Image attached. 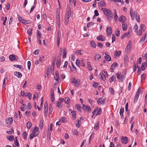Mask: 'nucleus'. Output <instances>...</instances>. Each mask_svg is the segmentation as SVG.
I'll use <instances>...</instances> for the list:
<instances>
[{"label":"nucleus","instance_id":"obj_29","mask_svg":"<svg viewBox=\"0 0 147 147\" xmlns=\"http://www.w3.org/2000/svg\"><path fill=\"white\" fill-rule=\"evenodd\" d=\"M72 113V116L74 117V119H75L76 118V112L75 111H73L71 112Z\"/></svg>","mask_w":147,"mask_h":147},{"label":"nucleus","instance_id":"obj_3","mask_svg":"<svg viewBox=\"0 0 147 147\" xmlns=\"http://www.w3.org/2000/svg\"><path fill=\"white\" fill-rule=\"evenodd\" d=\"M9 58L11 61H13L16 60H17L18 59L17 56L13 54L10 55L9 56Z\"/></svg>","mask_w":147,"mask_h":147},{"label":"nucleus","instance_id":"obj_15","mask_svg":"<svg viewBox=\"0 0 147 147\" xmlns=\"http://www.w3.org/2000/svg\"><path fill=\"white\" fill-rule=\"evenodd\" d=\"M63 57L64 58H65L66 57V53H67V50L65 48H64L63 49Z\"/></svg>","mask_w":147,"mask_h":147},{"label":"nucleus","instance_id":"obj_45","mask_svg":"<svg viewBox=\"0 0 147 147\" xmlns=\"http://www.w3.org/2000/svg\"><path fill=\"white\" fill-rule=\"evenodd\" d=\"M57 21H60V18L59 16L60 14V13L58 11H57Z\"/></svg>","mask_w":147,"mask_h":147},{"label":"nucleus","instance_id":"obj_9","mask_svg":"<svg viewBox=\"0 0 147 147\" xmlns=\"http://www.w3.org/2000/svg\"><path fill=\"white\" fill-rule=\"evenodd\" d=\"M97 39L98 40L102 41H104L105 40V38L103 37V36L102 35H100L99 36L97 37Z\"/></svg>","mask_w":147,"mask_h":147},{"label":"nucleus","instance_id":"obj_22","mask_svg":"<svg viewBox=\"0 0 147 147\" xmlns=\"http://www.w3.org/2000/svg\"><path fill=\"white\" fill-rule=\"evenodd\" d=\"M80 81L79 79H77V80H76V82H75V86L76 87L79 86L80 85Z\"/></svg>","mask_w":147,"mask_h":147},{"label":"nucleus","instance_id":"obj_63","mask_svg":"<svg viewBox=\"0 0 147 147\" xmlns=\"http://www.w3.org/2000/svg\"><path fill=\"white\" fill-rule=\"evenodd\" d=\"M125 78V75L122 74V75H121V77L120 80H121V81H122L123 79Z\"/></svg>","mask_w":147,"mask_h":147},{"label":"nucleus","instance_id":"obj_30","mask_svg":"<svg viewBox=\"0 0 147 147\" xmlns=\"http://www.w3.org/2000/svg\"><path fill=\"white\" fill-rule=\"evenodd\" d=\"M90 44L92 47L95 48L96 47V45L94 41H91L90 42Z\"/></svg>","mask_w":147,"mask_h":147},{"label":"nucleus","instance_id":"obj_36","mask_svg":"<svg viewBox=\"0 0 147 147\" xmlns=\"http://www.w3.org/2000/svg\"><path fill=\"white\" fill-rule=\"evenodd\" d=\"M32 125L31 123L30 122H28L27 123V127L28 129H30Z\"/></svg>","mask_w":147,"mask_h":147},{"label":"nucleus","instance_id":"obj_20","mask_svg":"<svg viewBox=\"0 0 147 147\" xmlns=\"http://www.w3.org/2000/svg\"><path fill=\"white\" fill-rule=\"evenodd\" d=\"M7 138L10 141H13L14 139V137L13 136H7Z\"/></svg>","mask_w":147,"mask_h":147},{"label":"nucleus","instance_id":"obj_52","mask_svg":"<svg viewBox=\"0 0 147 147\" xmlns=\"http://www.w3.org/2000/svg\"><path fill=\"white\" fill-rule=\"evenodd\" d=\"M31 62L29 61H28L27 63V65L28 67V69L29 70L30 69V67L31 66Z\"/></svg>","mask_w":147,"mask_h":147},{"label":"nucleus","instance_id":"obj_14","mask_svg":"<svg viewBox=\"0 0 147 147\" xmlns=\"http://www.w3.org/2000/svg\"><path fill=\"white\" fill-rule=\"evenodd\" d=\"M121 53V51H115V57H119Z\"/></svg>","mask_w":147,"mask_h":147},{"label":"nucleus","instance_id":"obj_56","mask_svg":"<svg viewBox=\"0 0 147 147\" xmlns=\"http://www.w3.org/2000/svg\"><path fill=\"white\" fill-rule=\"evenodd\" d=\"M51 99L52 103L54 104L55 100V96H51Z\"/></svg>","mask_w":147,"mask_h":147},{"label":"nucleus","instance_id":"obj_60","mask_svg":"<svg viewBox=\"0 0 147 147\" xmlns=\"http://www.w3.org/2000/svg\"><path fill=\"white\" fill-rule=\"evenodd\" d=\"M28 21H26L25 20H23V19H22V21H21V22H22V23H23V24H27V22Z\"/></svg>","mask_w":147,"mask_h":147},{"label":"nucleus","instance_id":"obj_35","mask_svg":"<svg viewBox=\"0 0 147 147\" xmlns=\"http://www.w3.org/2000/svg\"><path fill=\"white\" fill-rule=\"evenodd\" d=\"M129 34V32H128L127 33H125L123 34L121 37V38L122 39H123L125 37H126Z\"/></svg>","mask_w":147,"mask_h":147},{"label":"nucleus","instance_id":"obj_44","mask_svg":"<svg viewBox=\"0 0 147 147\" xmlns=\"http://www.w3.org/2000/svg\"><path fill=\"white\" fill-rule=\"evenodd\" d=\"M76 107L78 111H80V106L79 104H76Z\"/></svg>","mask_w":147,"mask_h":147},{"label":"nucleus","instance_id":"obj_54","mask_svg":"<svg viewBox=\"0 0 147 147\" xmlns=\"http://www.w3.org/2000/svg\"><path fill=\"white\" fill-rule=\"evenodd\" d=\"M112 42L113 43L114 41L115 40V37L114 34L112 35Z\"/></svg>","mask_w":147,"mask_h":147},{"label":"nucleus","instance_id":"obj_64","mask_svg":"<svg viewBox=\"0 0 147 147\" xmlns=\"http://www.w3.org/2000/svg\"><path fill=\"white\" fill-rule=\"evenodd\" d=\"M97 115H99L101 113V111L100 109L97 110Z\"/></svg>","mask_w":147,"mask_h":147},{"label":"nucleus","instance_id":"obj_31","mask_svg":"<svg viewBox=\"0 0 147 147\" xmlns=\"http://www.w3.org/2000/svg\"><path fill=\"white\" fill-rule=\"evenodd\" d=\"M38 128L36 126H35V128L33 129L32 132H33V133H36V132L38 131Z\"/></svg>","mask_w":147,"mask_h":147},{"label":"nucleus","instance_id":"obj_17","mask_svg":"<svg viewBox=\"0 0 147 147\" xmlns=\"http://www.w3.org/2000/svg\"><path fill=\"white\" fill-rule=\"evenodd\" d=\"M147 65V63L146 62L143 63L141 65V68L142 71H144L145 69L146 66Z\"/></svg>","mask_w":147,"mask_h":147},{"label":"nucleus","instance_id":"obj_18","mask_svg":"<svg viewBox=\"0 0 147 147\" xmlns=\"http://www.w3.org/2000/svg\"><path fill=\"white\" fill-rule=\"evenodd\" d=\"M117 66V64L116 63H113L112 65L111 66V71L113 72V71H112V70H113L115 67Z\"/></svg>","mask_w":147,"mask_h":147},{"label":"nucleus","instance_id":"obj_47","mask_svg":"<svg viewBox=\"0 0 147 147\" xmlns=\"http://www.w3.org/2000/svg\"><path fill=\"white\" fill-rule=\"evenodd\" d=\"M135 18L137 22H139L140 21V15H137L136 16H135Z\"/></svg>","mask_w":147,"mask_h":147},{"label":"nucleus","instance_id":"obj_33","mask_svg":"<svg viewBox=\"0 0 147 147\" xmlns=\"http://www.w3.org/2000/svg\"><path fill=\"white\" fill-rule=\"evenodd\" d=\"M39 126L40 129H42L43 127V121L41 120L40 122Z\"/></svg>","mask_w":147,"mask_h":147},{"label":"nucleus","instance_id":"obj_23","mask_svg":"<svg viewBox=\"0 0 147 147\" xmlns=\"http://www.w3.org/2000/svg\"><path fill=\"white\" fill-rule=\"evenodd\" d=\"M102 74L104 77H106L108 76V74L107 71H105V70H103L102 71Z\"/></svg>","mask_w":147,"mask_h":147},{"label":"nucleus","instance_id":"obj_38","mask_svg":"<svg viewBox=\"0 0 147 147\" xmlns=\"http://www.w3.org/2000/svg\"><path fill=\"white\" fill-rule=\"evenodd\" d=\"M97 102L98 104H101V103L103 102V101L101 98H99L97 101Z\"/></svg>","mask_w":147,"mask_h":147},{"label":"nucleus","instance_id":"obj_8","mask_svg":"<svg viewBox=\"0 0 147 147\" xmlns=\"http://www.w3.org/2000/svg\"><path fill=\"white\" fill-rule=\"evenodd\" d=\"M126 20L125 17L123 16H121L119 18V21L122 23L125 22Z\"/></svg>","mask_w":147,"mask_h":147},{"label":"nucleus","instance_id":"obj_42","mask_svg":"<svg viewBox=\"0 0 147 147\" xmlns=\"http://www.w3.org/2000/svg\"><path fill=\"white\" fill-rule=\"evenodd\" d=\"M94 24V22H91L88 23L87 24V27H89L90 26H92Z\"/></svg>","mask_w":147,"mask_h":147},{"label":"nucleus","instance_id":"obj_12","mask_svg":"<svg viewBox=\"0 0 147 147\" xmlns=\"http://www.w3.org/2000/svg\"><path fill=\"white\" fill-rule=\"evenodd\" d=\"M122 28L124 31H125L127 29V25L125 22L123 23L122 24Z\"/></svg>","mask_w":147,"mask_h":147},{"label":"nucleus","instance_id":"obj_40","mask_svg":"<svg viewBox=\"0 0 147 147\" xmlns=\"http://www.w3.org/2000/svg\"><path fill=\"white\" fill-rule=\"evenodd\" d=\"M61 63H60V61L59 59H57V62L56 63V65L57 67H59Z\"/></svg>","mask_w":147,"mask_h":147},{"label":"nucleus","instance_id":"obj_50","mask_svg":"<svg viewBox=\"0 0 147 147\" xmlns=\"http://www.w3.org/2000/svg\"><path fill=\"white\" fill-rule=\"evenodd\" d=\"M121 75V72H118L117 74V78L118 79L120 80Z\"/></svg>","mask_w":147,"mask_h":147},{"label":"nucleus","instance_id":"obj_55","mask_svg":"<svg viewBox=\"0 0 147 147\" xmlns=\"http://www.w3.org/2000/svg\"><path fill=\"white\" fill-rule=\"evenodd\" d=\"M77 123L76 124V126L77 127H79L80 126V120L79 119H78L77 120Z\"/></svg>","mask_w":147,"mask_h":147},{"label":"nucleus","instance_id":"obj_10","mask_svg":"<svg viewBox=\"0 0 147 147\" xmlns=\"http://www.w3.org/2000/svg\"><path fill=\"white\" fill-rule=\"evenodd\" d=\"M14 75L19 78H20L22 76V74L19 72L15 71L14 73Z\"/></svg>","mask_w":147,"mask_h":147},{"label":"nucleus","instance_id":"obj_59","mask_svg":"<svg viewBox=\"0 0 147 147\" xmlns=\"http://www.w3.org/2000/svg\"><path fill=\"white\" fill-rule=\"evenodd\" d=\"M69 18H67L65 17V24L66 25H67L68 23V21H69V20H68Z\"/></svg>","mask_w":147,"mask_h":147},{"label":"nucleus","instance_id":"obj_25","mask_svg":"<svg viewBox=\"0 0 147 147\" xmlns=\"http://www.w3.org/2000/svg\"><path fill=\"white\" fill-rule=\"evenodd\" d=\"M82 51L81 50H79L77 51H75V53H76L78 55H81L82 53Z\"/></svg>","mask_w":147,"mask_h":147},{"label":"nucleus","instance_id":"obj_32","mask_svg":"<svg viewBox=\"0 0 147 147\" xmlns=\"http://www.w3.org/2000/svg\"><path fill=\"white\" fill-rule=\"evenodd\" d=\"M22 135L25 140H26L27 139V137L28 135L27 133L24 131Z\"/></svg>","mask_w":147,"mask_h":147},{"label":"nucleus","instance_id":"obj_26","mask_svg":"<svg viewBox=\"0 0 147 147\" xmlns=\"http://www.w3.org/2000/svg\"><path fill=\"white\" fill-rule=\"evenodd\" d=\"M141 89L140 88V87H139L138 88V90L137 91V92H136V95L137 96H139V95L140 94V92L141 91Z\"/></svg>","mask_w":147,"mask_h":147},{"label":"nucleus","instance_id":"obj_21","mask_svg":"<svg viewBox=\"0 0 147 147\" xmlns=\"http://www.w3.org/2000/svg\"><path fill=\"white\" fill-rule=\"evenodd\" d=\"M99 123L98 121H96L94 129H95L97 130L99 128Z\"/></svg>","mask_w":147,"mask_h":147},{"label":"nucleus","instance_id":"obj_57","mask_svg":"<svg viewBox=\"0 0 147 147\" xmlns=\"http://www.w3.org/2000/svg\"><path fill=\"white\" fill-rule=\"evenodd\" d=\"M51 96H55L54 92L53 90V89L51 88Z\"/></svg>","mask_w":147,"mask_h":147},{"label":"nucleus","instance_id":"obj_19","mask_svg":"<svg viewBox=\"0 0 147 147\" xmlns=\"http://www.w3.org/2000/svg\"><path fill=\"white\" fill-rule=\"evenodd\" d=\"M147 36V33H145V34L144 36H143L142 38L140 40V42L141 43H142L145 40V38L146 36Z\"/></svg>","mask_w":147,"mask_h":147},{"label":"nucleus","instance_id":"obj_2","mask_svg":"<svg viewBox=\"0 0 147 147\" xmlns=\"http://www.w3.org/2000/svg\"><path fill=\"white\" fill-rule=\"evenodd\" d=\"M71 16V7L69 6H67V11L66 13L65 17L69 18Z\"/></svg>","mask_w":147,"mask_h":147},{"label":"nucleus","instance_id":"obj_1","mask_svg":"<svg viewBox=\"0 0 147 147\" xmlns=\"http://www.w3.org/2000/svg\"><path fill=\"white\" fill-rule=\"evenodd\" d=\"M102 10L103 11L104 14L107 16L108 19L111 18L112 16V13L111 11L109 9H107L106 8H102Z\"/></svg>","mask_w":147,"mask_h":147},{"label":"nucleus","instance_id":"obj_62","mask_svg":"<svg viewBox=\"0 0 147 147\" xmlns=\"http://www.w3.org/2000/svg\"><path fill=\"white\" fill-rule=\"evenodd\" d=\"M97 46L100 48H102L103 47V45L100 42H98L97 44Z\"/></svg>","mask_w":147,"mask_h":147},{"label":"nucleus","instance_id":"obj_41","mask_svg":"<svg viewBox=\"0 0 147 147\" xmlns=\"http://www.w3.org/2000/svg\"><path fill=\"white\" fill-rule=\"evenodd\" d=\"M76 63L78 67H80V61L79 59H77L76 61Z\"/></svg>","mask_w":147,"mask_h":147},{"label":"nucleus","instance_id":"obj_46","mask_svg":"<svg viewBox=\"0 0 147 147\" xmlns=\"http://www.w3.org/2000/svg\"><path fill=\"white\" fill-rule=\"evenodd\" d=\"M70 100L69 98L68 97H66L65 99V103L68 104V102Z\"/></svg>","mask_w":147,"mask_h":147},{"label":"nucleus","instance_id":"obj_34","mask_svg":"<svg viewBox=\"0 0 147 147\" xmlns=\"http://www.w3.org/2000/svg\"><path fill=\"white\" fill-rule=\"evenodd\" d=\"M109 90L110 93L111 94H112V95L114 94V89L113 88H109Z\"/></svg>","mask_w":147,"mask_h":147},{"label":"nucleus","instance_id":"obj_6","mask_svg":"<svg viewBox=\"0 0 147 147\" xmlns=\"http://www.w3.org/2000/svg\"><path fill=\"white\" fill-rule=\"evenodd\" d=\"M105 58L106 60L108 61H111V57L108 54V53H105Z\"/></svg>","mask_w":147,"mask_h":147},{"label":"nucleus","instance_id":"obj_28","mask_svg":"<svg viewBox=\"0 0 147 147\" xmlns=\"http://www.w3.org/2000/svg\"><path fill=\"white\" fill-rule=\"evenodd\" d=\"M99 76H100V79H101L103 81H105L106 80L105 77H104L103 76L102 74L101 73H100L99 74Z\"/></svg>","mask_w":147,"mask_h":147},{"label":"nucleus","instance_id":"obj_53","mask_svg":"<svg viewBox=\"0 0 147 147\" xmlns=\"http://www.w3.org/2000/svg\"><path fill=\"white\" fill-rule=\"evenodd\" d=\"M65 119L66 118L65 117H62L61 119L59 120V122L61 121L63 123H64L65 122Z\"/></svg>","mask_w":147,"mask_h":147},{"label":"nucleus","instance_id":"obj_7","mask_svg":"<svg viewBox=\"0 0 147 147\" xmlns=\"http://www.w3.org/2000/svg\"><path fill=\"white\" fill-rule=\"evenodd\" d=\"M13 119L11 117H9L6 120V123L8 125L11 124L12 123Z\"/></svg>","mask_w":147,"mask_h":147},{"label":"nucleus","instance_id":"obj_61","mask_svg":"<svg viewBox=\"0 0 147 147\" xmlns=\"http://www.w3.org/2000/svg\"><path fill=\"white\" fill-rule=\"evenodd\" d=\"M36 94H34V95H33V99L34 100H35V98H36V97L37 98L38 96V94H37V93H35Z\"/></svg>","mask_w":147,"mask_h":147},{"label":"nucleus","instance_id":"obj_58","mask_svg":"<svg viewBox=\"0 0 147 147\" xmlns=\"http://www.w3.org/2000/svg\"><path fill=\"white\" fill-rule=\"evenodd\" d=\"M141 28L142 30H144L145 28V26L144 25L141 24Z\"/></svg>","mask_w":147,"mask_h":147},{"label":"nucleus","instance_id":"obj_48","mask_svg":"<svg viewBox=\"0 0 147 147\" xmlns=\"http://www.w3.org/2000/svg\"><path fill=\"white\" fill-rule=\"evenodd\" d=\"M55 79L57 82H58L59 79V75H56V77L55 78Z\"/></svg>","mask_w":147,"mask_h":147},{"label":"nucleus","instance_id":"obj_11","mask_svg":"<svg viewBox=\"0 0 147 147\" xmlns=\"http://www.w3.org/2000/svg\"><path fill=\"white\" fill-rule=\"evenodd\" d=\"M131 42L129 41L126 49V51H129L131 49Z\"/></svg>","mask_w":147,"mask_h":147},{"label":"nucleus","instance_id":"obj_51","mask_svg":"<svg viewBox=\"0 0 147 147\" xmlns=\"http://www.w3.org/2000/svg\"><path fill=\"white\" fill-rule=\"evenodd\" d=\"M139 98V96H137L136 95H135V96L134 98V103H136L137 101V100Z\"/></svg>","mask_w":147,"mask_h":147},{"label":"nucleus","instance_id":"obj_4","mask_svg":"<svg viewBox=\"0 0 147 147\" xmlns=\"http://www.w3.org/2000/svg\"><path fill=\"white\" fill-rule=\"evenodd\" d=\"M121 141L123 144H126L128 142V138L127 137H123L122 136Z\"/></svg>","mask_w":147,"mask_h":147},{"label":"nucleus","instance_id":"obj_39","mask_svg":"<svg viewBox=\"0 0 147 147\" xmlns=\"http://www.w3.org/2000/svg\"><path fill=\"white\" fill-rule=\"evenodd\" d=\"M100 5L101 6L105 7L106 6V4L104 1H101L100 2Z\"/></svg>","mask_w":147,"mask_h":147},{"label":"nucleus","instance_id":"obj_5","mask_svg":"<svg viewBox=\"0 0 147 147\" xmlns=\"http://www.w3.org/2000/svg\"><path fill=\"white\" fill-rule=\"evenodd\" d=\"M106 32L107 33V35L108 36H110L112 33L111 28V27H107Z\"/></svg>","mask_w":147,"mask_h":147},{"label":"nucleus","instance_id":"obj_49","mask_svg":"<svg viewBox=\"0 0 147 147\" xmlns=\"http://www.w3.org/2000/svg\"><path fill=\"white\" fill-rule=\"evenodd\" d=\"M32 29H29L27 31V33H28V35L29 36H30L32 34Z\"/></svg>","mask_w":147,"mask_h":147},{"label":"nucleus","instance_id":"obj_13","mask_svg":"<svg viewBox=\"0 0 147 147\" xmlns=\"http://www.w3.org/2000/svg\"><path fill=\"white\" fill-rule=\"evenodd\" d=\"M101 58V55L99 54H97L95 55L94 56V58L95 59H97L98 60Z\"/></svg>","mask_w":147,"mask_h":147},{"label":"nucleus","instance_id":"obj_27","mask_svg":"<svg viewBox=\"0 0 147 147\" xmlns=\"http://www.w3.org/2000/svg\"><path fill=\"white\" fill-rule=\"evenodd\" d=\"M116 78L115 76H113L111 77V78H110L109 79L110 82H113L114 80L115 81Z\"/></svg>","mask_w":147,"mask_h":147},{"label":"nucleus","instance_id":"obj_16","mask_svg":"<svg viewBox=\"0 0 147 147\" xmlns=\"http://www.w3.org/2000/svg\"><path fill=\"white\" fill-rule=\"evenodd\" d=\"M38 135L36 134V133H33L31 134L30 135V139L31 140L33 139L34 138L36 137Z\"/></svg>","mask_w":147,"mask_h":147},{"label":"nucleus","instance_id":"obj_43","mask_svg":"<svg viewBox=\"0 0 147 147\" xmlns=\"http://www.w3.org/2000/svg\"><path fill=\"white\" fill-rule=\"evenodd\" d=\"M13 66L15 67L19 68L20 69H22L23 67L22 65H14Z\"/></svg>","mask_w":147,"mask_h":147},{"label":"nucleus","instance_id":"obj_24","mask_svg":"<svg viewBox=\"0 0 147 147\" xmlns=\"http://www.w3.org/2000/svg\"><path fill=\"white\" fill-rule=\"evenodd\" d=\"M87 65L88 66V69L90 70L91 71L92 69V67L90 65V62H87Z\"/></svg>","mask_w":147,"mask_h":147},{"label":"nucleus","instance_id":"obj_37","mask_svg":"<svg viewBox=\"0 0 147 147\" xmlns=\"http://www.w3.org/2000/svg\"><path fill=\"white\" fill-rule=\"evenodd\" d=\"M113 14H114V19H115V20L116 21V20L117 19V18L118 17V16L117 15L116 11V10H115V11L113 13Z\"/></svg>","mask_w":147,"mask_h":147}]
</instances>
